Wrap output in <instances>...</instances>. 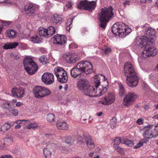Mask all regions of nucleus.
I'll return each instance as SVG.
<instances>
[{"mask_svg": "<svg viewBox=\"0 0 158 158\" xmlns=\"http://www.w3.org/2000/svg\"><path fill=\"white\" fill-rule=\"evenodd\" d=\"M149 38L146 36L137 37L134 42V44L139 48L145 49L142 52V56L144 58L154 56L157 54V50L155 48L148 44Z\"/></svg>", "mask_w": 158, "mask_h": 158, "instance_id": "1", "label": "nucleus"}, {"mask_svg": "<svg viewBox=\"0 0 158 158\" xmlns=\"http://www.w3.org/2000/svg\"><path fill=\"white\" fill-rule=\"evenodd\" d=\"M93 65L89 61H84L81 62L73 68L71 71V74L72 77L76 78L78 77H85L88 73L93 72Z\"/></svg>", "mask_w": 158, "mask_h": 158, "instance_id": "2", "label": "nucleus"}, {"mask_svg": "<svg viewBox=\"0 0 158 158\" xmlns=\"http://www.w3.org/2000/svg\"><path fill=\"white\" fill-rule=\"evenodd\" d=\"M124 69L125 75L126 77L127 84L131 87L136 86L139 79L133 65L130 62L126 63L124 64Z\"/></svg>", "mask_w": 158, "mask_h": 158, "instance_id": "3", "label": "nucleus"}, {"mask_svg": "<svg viewBox=\"0 0 158 158\" xmlns=\"http://www.w3.org/2000/svg\"><path fill=\"white\" fill-rule=\"evenodd\" d=\"M113 8L111 6L101 9V12L98 13L100 27L103 28L106 27V24L109 21L110 19L113 16Z\"/></svg>", "mask_w": 158, "mask_h": 158, "instance_id": "4", "label": "nucleus"}, {"mask_svg": "<svg viewBox=\"0 0 158 158\" xmlns=\"http://www.w3.org/2000/svg\"><path fill=\"white\" fill-rule=\"evenodd\" d=\"M98 79H94V84L95 87L89 85L82 92L85 95L90 97H93L95 96H100L101 95L100 92L98 89L99 82Z\"/></svg>", "mask_w": 158, "mask_h": 158, "instance_id": "5", "label": "nucleus"}, {"mask_svg": "<svg viewBox=\"0 0 158 158\" xmlns=\"http://www.w3.org/2000/svg\"><path fill=\"white\" fill-rule=\"evenodd\" d=\"M24 66L26 71L30 75L34 74L38 70V67L31 58L26 57L24 59Z\"/></svg>", "mask_w": 158, "mask_h": 158, "instance_id": "6", "label": "nucleus"}, {"mask_svg": "<svg viewBox=\"0 0 158 158\" xmlns=\"http://www.w3.org/2000/svg\"><path fill=\"white\" fill-rule=\"evenodd\" d=\"M94 79H98L99 81V85L98 87L102 95L107 91L108 88V81L104 75L101 74L95 75Z\"/></svg>", "mask_w": 158, "mask_h": 158, "instance_id": "7", "label": "nucleus"}, {"mask_svg": "<svg viewBox=\"0 0 158 158\" xmlns=\"http://www.w3.org/2000/svg\"><path fill=\"white\" fill-rule=\"evenodd\" d=\"M113 33L116 35H118L121 37L124 36L125 32L126 31V26L122 23H117L114 24L112 28Z\"/></svg>", "mask_w": 158, "mask_h": 158, "instance_id": "8", "label": "nucleus"}, {"mask_svg": "<svg viewBox=\"0 0 158 158\" xmlns=\"http://www.w3.org/2000/svg\"><path fill=\"white\" fill-rule=\"evenodd\" d=\"M33 93L35 96L38 98L47 96L51 94L49 89L40 86H36L34 89Z\"/></svg>", "mask_w": 158, "mask_h": 158, "instance_id": "9", "label": "nucleus"}, {"mask_svg": "<svg viewBox=\"0 0 158 158\" xmlns=\"http://www.w3.org/2000/svg\"><path fill=\"white\" fill-rule=\"evenodd\" d=\"M96 6V2L95 1L89 2L87 0L81 1L77 4V7L80 9H83L91 10L95 9Z\"/></svg>", "mask_w": 158, "mask_h": 158, "instance_id": "10", "label": "nucleus"}, {"mask_svg": "<svg viewBox=\"0 0 158 158\" xmlns=\"http://www.w3.org/2000/svg\"><path fill=\"white\" fill-rule=\"evenodd\" d=\"M153 128L152 124H149L143 128V129L144 131L143 136L147 139H146L147 140H148V139H151L153 137L155 138L156 137V134H155L153 131H152Z\"/></svg>", "mask_w": 158, "mask_h": 158, "instance_id": "11", "label": "nucleus"}, {"mask_svg": "<svg viewBox=\"0 0 158 158\" xmlns=\"http://www.w3.org/2000/svg\"><path fill=\"white\" fill-rule=\"evenodd\" d=\"M137 98V95L134 93H130L125 96L123 103L126 106L131 105Z\"/></svg>", "mask_w": 158, "mask_h": 158, "instance_id": "12", "label": "nucleus"}, {"mask_svg": "<svg viewBox=\"0 0 158 158\" xmlns=\"http://www.w3.org/2000/svg\"><path fill=\"white\" fill-rule=\"evenodd\" d=\"M42 80L44 83L47 85L51 84L54 81V76L51 73H45L42 77Z\"/></svg>", "mask_w": 158, "mask_h": 158, "instance_id": "13", "label": "nucleus"}, {"mask_svg": "<svg viewBox=\"0 0 158 158\" xmlns=\"http://www.w3.org/2000/svg\"><path fill=\"white\" fill-rule=\"evenodd\" d=\"M115 99L114 94L113 93H109L105 97L102 101V104L105 105H108L113 103Z\"/></svg>", "mask_w": 158, "mask_h": 158, "instance_id": "14", "label": "nucleus"}, {"mask_svg": "<svg viewBox=\"0 0 158 158\" xmlns=\"http://www.w3.org/2000/svg\"><path fill=\"white\" fill-rule=\"evenodd\" d=\"M89 84L88 81L85 79H81L77 82V87L79 90L82 91Z\"/></svg>", "mask_w": 158, "mask_h": 158, "instance_id": "15", "label": "nucleus"}, {"mask_svg": "<svg viewBox=\"0 0 158 158\" xmlns=\"http://www.w3.org/2000/svg\"><path fill=\"white\" fill-rule=\"evenodd\" d=\"M12 94L14 97L22 98L25 94L24 90L22 88H13L11 90Z\"/></svg>", "mask_w": 158, "mask_h": 158, "instance_id": "16", "label": "nucleus"}, {"mask_svg": "<svg viewBox=\"0 0 158 158\" xmlns=\"http://www.w3.org/2000/svg\"><path fill=\"white\" fill-rule=\"evenodd\" d=\"M67 62L70 63H74L80 59L79 56L76 54L71 53L65 56Z\"/></svg>", "mask_w": 158, "mask_h": 158, "instance_id": "17", "label": "nucleus"}, {"mask_svg": "<svg viewBox=\"0 0 158 158\" xmlns=\"http://www.w3.org/2000/svg\"><path fill=\"white\" fill-rule=\"evenodd\" d=\"M53 43L57 44H63L66 41V38L64 35H56L54 38Z\"/></svg>", "mask_w": 158, "mask_h": 158, "instance_id": "18", "label": "nucleus"}, {"mask_svg": "<svg viewBox=\"0 0 158 158\" xmlns=\"http://www.w3.org/2000/svg\"><path fill=\"white\" fill-rule=\"evenodd\" d=\"M56 126L58 128L61 130H67L69 128L68 125L66 123L61 120L57 121Z\"/></svg>", "mask_w": 158, "mask_h": 158, "instance_id": "19", "label": "nucleus"}, {"mask_svg": "<svg viewBox=\"0 0 158 158\" xmlns=\"http://www.w3.org/2000/svg\"><path fill=\"white\" fill-rule=\"evenodd\" d=\"M25 11H27V14H33L35 13L36 10L34 6L31 4H30L25 6L24 8Z\"/></svg>", "mask_w": 158, "mask_h": 158, "instance_id": "20", "label": "nucleus"}, {"mask_svg": "<svg viewBox=\"0 0 158 158\" xmlns=\"http://www.w3.org/2000/svg\"><path fill=\"white\" fill-rule=\"evenodd\" d=\"M54 74L56 77L67 73L62 68L59 67H56L54 69Z\"/></svg>", "mask_w": 158, "mask_h": 158, "instance_id": "21", "label": "nucleus"}, {"mask_svg": "<svg viewBox=\"0 0 158 158\" xmlns=\"http://www.w3.org/2000/svg\"><path fill=\"white\" fill-rule=\"evenodd\" d=\"M87 147L90 149H92L94 148L95 146L93 140L90 137L85 138Z\"/></svg>", "mask_w": 158, "mask_h": 158, "instance_id": "22", "label": "nucleus"}, {"mask_svg": "<svg viewBox=\"0 0 158 158\" xmlns=\"http://www.w3.org/2000/svg\"><path fill=\"white\" fill-rule=\"evenodd\" d=\"M19 44L18 42L7 43L4 45L3 47L4 49H8L15 48Z\"/></svg>", "mask_w": 158, "mask_h": 158, "instance_id": "23", "label": "nucleus"}, {"mask_svg": "<svg viewBox=\"0 0 158 158\" xmlns=\"http://www.w3.org/2000/svg\"><path fill=\"white\" fill-rule=\"evenodd\" d=\"M145 32L147 35L150 36H154L156 33L155 30L150 27H148L146 29Z\"/></svg>", "mask_w": 158, "mask_h": 158, "instance_id": "24", "label": "nucleus"}, {"mask_svg": "<svg viewBox=\"0 0 158 158\" xmlns=\"http://www.w3.org/2000/svg\"><path fill=\"white\" fill-rule=\"evenodd\" d=\"M46 31L47 35V37H49L52 36L53 35L55 34V28L53 26L48 27L46 29Z\"/></svg>", "mask_w": 158, "mask_h": 158, "instance_id": "25", "label": "nucleus"}, {"mask_svg": "<svg viewBox=\"0 0 158 158\" xmlns=\"http://www.w3.org/2000/svg\"><path fill=\"white\" fill-rule=\"evenodd\" d=\"M30 40L33 43L40 44L42 42L41 38L37 35L32 36L30 38Z\"/></svg>", "mask_w": 158, "mask_h": 158, "instance_id": "26", "label": "nucleus"}, {"mask_svg": "<svg viewBox=\"0 0 158 158\" xmlns=\"http://www.w3.org/2000/svg\"><path fill=\"white\" fill-rule=\"evenodd\" d=\"M57 77L58 81L61 83H65L68 81V77L67 73L65 74H63L62 75H61Z\"/></svg>", "mask_w": 158, "mask_h": 158, "instance_id": "27", "label": "nucleus"}, {"mask_svg": "<svg viewBox=\"0 0 158 158\" xmlns=\"http://www.w3.org/2000/svg\"><path fill=\"white\" fill-rule=\"evenodd\" d=\"M2 107L3 108L9 110L13 107V105L12 106V104H10V102H9L8 101H7L5 102L2 104Z\"/></svg>", "mask_w": 158, "mask_h": 158, "instance_id": "28", "label": "nucleus"}, {"mask_svg": "<svg viewBox=\"0 0 158 158\" xmlns=\"http://www.w3.org/2000/svg\"><path fill=\"white\" fill-rule=\"evenodd\" d=\"M6 33L8 37L10 38H14L16 35L15 31L12 29L7 30Z\"/></svg>", "mask_w": 158, "mask_h": 158, "instance_id": "29", "label": "nucleus"}, {"mask_svg": "<svg viewBox=\"0 0 158 158\" xmlns=\"http://www.w3.org/2000/svg\"><path fill=\"white\" fill-rule=\"evenodd\" d=\"M10 128V126L7 123H5L2 125L0 128V131L2 132H5Z\"/></svg>", "mask_w": 158, "mask_h": 158, "instance_id": "30", "label": "nucleus"}, {"mask_svg": "<svg viewBox=\"0 0 158 158\" xmlns=\"http://www.w3.org/2000/svg\"><path fill=\"white\" fill-rule=\"evenodd\" d=\"M52 20L54 23H57L61 21V19L60 16L56 14L53 15Z\"/></svg>", "mask_w": 158, "mask_h": 158, "instance_id": "31", "label": "nucleus"}, {"mask_svg": "<svg viewBox=\"0 0 158 158\" xmlns=\"http://www.w3.org/2000/svg\"><path fill=\"white\" fill-rule=\"evenodd\" d=\"M38 31L39 34L40 36L47 37L46 29L43 28H39Z\"/></svg>", "mask_w": 158, "mask_h": 158, "instance_id": "32", "label": "nucleus"}, {"mask_svg": "<svg viewBox=\"0 0 158 158\" xmlns=\"http://www.w3.org/2000/svg\"><path fill=\"white\" fill-rule=\"evenodd\" d=\"M47 119L48 122L49 123L54 122L55 119L54 115L52 114H48L47 116Z\"/></svg>", "mask_w": 158, "mask_h": 158, "instance_id": "33", "label": "nucleus"}, {"mask_svg": "<svg viewBox=\"0 0 158 158\" xmlns=\"http://www.w3.org/2000/svg\"><path fill=\"white\" fill-rule=\"evenodd\" d=\"M148 141L146 139H144L141 140L134 147V148H136L142 147L143 143H145Z\"/></svg>", "mask_w": 158, "mask_h": 158, "instance_id": "34", "label": "nucleus"}, {"mask_svg": "<svg viewBox=\"0 0 158 158\" xmlns=\"http://www.w3.org/2000/svg\"><path fill=\"white\" fill-rule=\"evenodd\" d=\"M39 61L43 64H45L48 62V58L46 56H43L40 58Z\"/></svg>", "mask_w": 158, "mask_h": 158, "instance_id": "35", "label": "nucleus"}, {"mask_svg": "<svg viewBox=\"0 0 158 158\" xmlns=\"http://www.w3.org/2000/svg\"><path fill=\"white\" fill-rule=\"evenodd\" d=\"M44 155L45 157H50L51 156V153L48 148H45L43 150Z\"/></svg>", "mask_w": 158, "mask_h": 158, "instance_id": "36", "label": "nucleus"}, {"mask_svg": "<svg viewBox=\"0 0 158 158\" xmlns=\"http://www.w3.org/2000/svg\"><path fill=\"white\" fill-rule=\"evenodd\" d=\"M15 123L19 125L20 124H24L25 123L28 124L29 123V120H26L24 119L19 120L15 121Z\"/></svg>", "mask_w": 158, "mask_h": 158, "instance_id": "37", "label": "nucleus"}, {"mask_svg": "<svg viewBox=\"0 0 158 158\" xmlns=\"http://www.w3.org/2000/svg\"><path fill=\"white\" fill-rule=\"evenodd\" d=\"M38 126V125L37 123H33L28 124L27 128L28 129H33L37 128Z\"/></svg>", "mask_w": 158, "mask_h": 158, "instance_id": "38", "label": "nucleus"}, {"mask_svg": "<svg viewBox=\"0 0 158 158\" xmlns=\"http://www.w3.org/2000/svg\"><path fill=\"white\" fill-rule=\"evenodd\" d=\"M117 124V120L115 118H113L110 121V125L112 128H114L116 127Z\"/></svg>", "mask_w": 158, "mask_h": 158, "instance_id": "39", "label": "nucleus"}, {"mask_svg": "<svg viewBox=\"0 0 158 158\" xmlns=\"http://www.w3.org/2000/svg\"><path fill=\"white\" fill-rule=\"evenodd\" d=\"M119 94L120 96H123L125 93L124 86L121 84H119Z\"/></svg>", "mask_w": 158, "mask_h": 158, "instance_id": "40", "label": "nucleus"}, {"mask_svg": "<svg viewBox=\"0 0 158 158\" xmlns=\"http://www.w3.org/2000/svg\"><path fill=\"white\" fill-rule=\"evenodd\" d=\"M73 19L71 18L69 19H68L67 22V26L66 30L68 31H69L71 27V25L73 21Z\"/></svg>", "mask_w": 158, "mask_h": 158, "instance_id": "41", "label": "nucleus"}, {"mask_svg": "<svg viewBox=\"0 0 158 158\" xmlns=\"http://www.w3.org/2000/svg\"><path fill=\"white\" fill-rule=\"evenodd\" d=\"M12 139L10 138H6L4 139V144L9 145L12 143Z\"/></svg>", "mask_w": 158, "mask_h": 158, "instance_id": "42", "label": "nucleus"}, {"mask_svg": "<svg viewBox=\"0 0 158 158\" xmlns=\"http://www.w3.org/2000/svg\"><path fill=\"white\" fill-rule=\"evenodd\" d=\"M114 147H116L117 146H116V145H119L121 143V138H115L114 140Z\"/></svg>", "mask_w": 158, "mask_h": 158, "instance_id": "43", "label": "nucleus"}, {"mask_svg": "<svg viewBox=\"0 0 158 158\" xmlns=\"http://www.w3.org/2000/svg\"><path fill=\"white\" fill-rule=\"evenodd\" d=\"M115 148V150H116L118 152H119L120 154H122L124 153L123 149L119 147H114Z\"/></svg>", "mask_w": 158, "mask_h": 158, "instance_id": "44", "label": "nucleus"}, {"mask_svg": "<svg viewBox=\"0 0 158 158\" xmlns=\"http://www.w3.org/2000/svg\"><path fill=\"white\" fill-rule=\"evenodd\" d=\"M124 143L129 146H132L134 145L133 142L130 140H126L124 141Z\"/></svg>", "mask_w": 158, "mask_h": 158, "instance_id": "45", "label": "nucleus"}, {"mask_svg": "<svg viewBox=\"0 0 158 158\" xmlns=\"http://www.w3.org/2000/svg\"><path fill=\"white\" fill-rule=\"evenodd\" d=\"M153 130H154L153 131L155 134H156L157 136V133L158 132V123L156 124H155L154 126L153 125Z\"/></svg>", "mask_w": 158, "mask_h": 158, "instance_id": "46", "label": "nucleus"}, {"mask_svg": "<svg viewBox=\"0 0 158 158\" xmlns=\"http://www.w3.org/2000/svg\"><path fill=\"white\" fill-rule=\"evenodd\" d=\"M73 5V3L71 1H67L66 4V6L68 8H70Z\"/></svg>", "mask_w": 158, "mask_h": 158, "instance_id": "47", "label": "nucleus"}, {"mask_svg": "<svg viewBox=\"0 0 158 158\" xmlns=\"http://www.w3.org/2000/svg\"><path fill=\"white\" fill-rule=\"evenodd\" d=\"M111 49L110 48H106L105 50L104 53L105 54L108 55L109 53L111 52Z\"/></svg>", "mask_w": 158, "mask_h": 158, "instance_id": "48", "label": "nucleus"}, {"mask_svg": "<svg viewBox=\"0 0 158 158\" xmlns=\"http://www.w3.org/2000/svg\"><path fill=\"white\" fill-rule=\"evenodd\" d=\"M143 120L142 119L139 118L137 120L136 122L138 124L140 125L143 124Z\"/></svg>", "mask_w": 158, "mask_h": 158, "instance_id": "49", "label": "nucleus"}, {"mask_svg": "<svg viewBox=\"0 0 158 158\" xmlns=\"http://www.w3.org/2000/svg\"><path fill=\"white\" fill-rule=\"evenodd\" d=\"M12 114L15 116H17L18 114V111L17 109H14L12 110Z\"/></svg>", "mask_w": 158, "mask_h": 158, "instance_id": "50", "label": "nucleus"}, {"mask_svg": "<svg viewBox=\"0 0 158 158\" xmlns=\"http://www.w3.org/2000/svg\"><path fill=\"white\" fill-rule=\"evenodd\" d=\"M130 2L129 1L126 0L125 2L123 3L124 6L126 7L127 6H128L130 5Z\"/></svg>", "mask_w": 158, "mask_h": 158, "instance_id": "51", "label": "nucleus"}, {"mask_svg": "<svg viewBox=\"0 0 158 158\" xmlns=\"http://www.w3.org/2000/svg\"><path fill=\"white\" fill-rule=\"evenodd\" d=\"M70 138H69V140H68L67 139H66V140L65 141V142L68 144H71L72 143H73V140H71L70 139Z\"/></svg>", "mask_w": 158, "mask_h": 158, "instance_id": "52", "label": "nucleus"}, {"mask_svg": "<svg viewBox=\"0 0 158 158\" xmlns=\"http://www.w3.org/2000/svg\"><path fill=\"white\" fill-rule=\"evenodd\" d=\"M2 24L3 25L7 26L11 24V22L9 21H4Z\"/></svg>", "mask_w": 158, "mask_h": 158, "instance_id": "53", "label": "nucleus"}, {"mask_svg": "<svg viewBox=\"0 0 158 158\" xmlns=\"http://www.w3.org/2000/svg\"><path fill=\"white\" fill-rule=\"evenodd\" d=\"M126 30H127L126 31H127V32H125V34L124 35V36H125L128 33H129L131 31V29L128 27H127V26H126Z\"/></svg>", "mask_w": 158, "mask_h": 158, "instance_id": "54", "label": "nucleus"}, {"mask_svg": "<svg viewBox=\"0 0 158 158\" xmlns=\"http://www.w3.org/2000/svg\"><path fill=\"white\" fill-rule=\"evenodd\" d=\"M17 102V100L16 99H13L12 101L10 102V104H12V106L13 105V107H15V104Z\"/></svg>", "mask_w": 158, "mask_h": 158, "instance_id": "55", "label": "nucleus"}, {"mask_svg": "<svg viewBox=\"0 0 158 158\" xmlns=\"http://www.w3.org/2000/svg\"><path fill=\"white\" fill-rule=\"evenodd\" d=\"M0 158H12L11 156L9 155L2 156Z\"/></svg>", "mask_w": 158, "mask_h": 158, "instance_id": "56", "label": "nucleus"}, {"mask_svg": "<svg viewBox=\"0 0 158 158\" xmlns=\"http://www.w3.org/2000/svg\"><path fill=\"white\" fill-rule=\"evenodd\" d=\"M46 137L48 139H52L53 137L52 135L50 134H45Z\"/></svg>", "mask_w": 158, "mask_h": 158, "instance_id": "57", "label": "nucleus"}, {"mask_svg": "<svg viewBox=\"0 0 158 158\" xmlns=\"http://www.w3.org/2000/svg\"><path fill=\"white\" fill-rule=\"evenodd\" d=\"M1 2L2 3H3L6 4H9L10 2L8 0H4V1L1 0Z\"/></svg>", "mask_w": 158, "mask_h": 158, "instance_id": "58", "label": "nucleus"}, {"mask_svg": "<svg viewBox=\"0 0 158 158\" xmlns=\"http://www.w3.org/2000/svg\"><path fill=\"white\" fill-rule=\"evenodd\" d=\"M23 105V103H22L20 102H17L16 105L17 106H20Z\"/></svg>", "mask_w": 158, "mask_h": 158, "instance_id": "59", "label": "nucleus"}, {"mask_svg": "<svg viewBox=\"0 0 158 158\" xmlns=\"http://www.w3.org/2000/svg\"><path fill=\"white\" fill-rule=\"evenodd\" d=\"M21 126L20 125L17 124V125L15 126V129H19L20 128Z\"/></svg>", "mask_w": 158, "mask_h": 158, "instance_id": "60", "label": "nucleus"}, {"mask_svg": "<svg viewBox=\"0 0 158 158\" xmlns=\"http://www.w3.org/2000/svg\"><path fill=\"white\" fill-rule=\"evenodd\" d=\"M149 107V106L148 105H146L144 106V109L145 110H148Z\"/></svg>", "mask_w": 158, "mask_h": 158, "instance_id": "61", "label": "nucleus"}, {"mask_svg": "<svg viewBox=\"0 0 158 158\" xmlns=\"http://www.w3.org/2000/svg\"><path fill=\"white\" fill-rule=\"evenodd\" d=\"M102 112H99V113H98L97 114V115L98 116H100L102 115Z\"/></svg>", "mask_w": 158, "mask_h": 158, "instance_id": "62", "label": "nucleus"}, {"mask_svg": "<svg viewBox=\"0 0 158 158\" xmlns=\"http://www.w3.org/2000/svg\"><path fill=\"white\" fill-rule=\"evenodd\" d=\"M0 149H2V150H5L6 149V148H5L3 147L1 145H0Z\"/></svg>", "mask_w": 158, "mask_h": 158, "instance_id": "63", "label": "nucleus"}, {"mask_svg": "<svg viewBox=\"0 0 158 158\" xmlns=\"http://www.w3.org/2000/svg\"><path fill=\"white\" fill-rule=\"evenodd\" d=\"M147 0H140L141 3H144L147 1Z\"/></svg>", "mask_w": 158, "mask_h": 158, "instance_id": "64", "label": "nucleus"}]
</instances>
